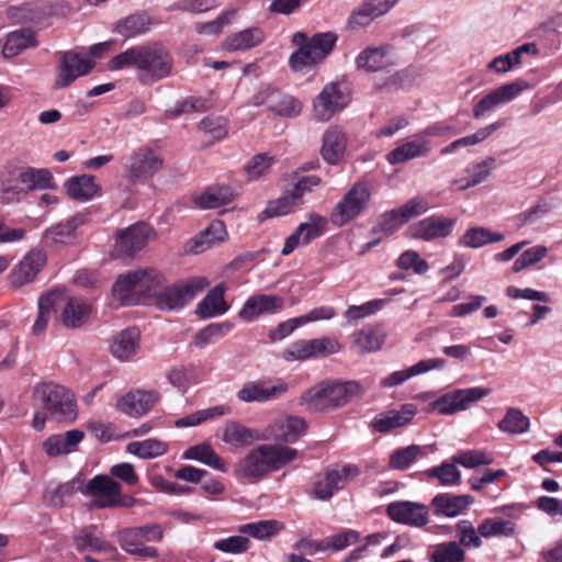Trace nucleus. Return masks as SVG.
Returning a JSON list of instances; mask_svg holds the SVG:
<instances>
[{"label":"nucleus","instance_id":"f257e3e1","mask_svg":"<svg viewBox=\"0 0 562 562\" xmlns=\"http://www.w3.org/2000/svg\"><path fill=\"white\" fill-rule=\"evenodd\" d=\"M173 67L171 52L159 41L131 46L108 61V68L112 71L134 69L142 85H153L170 77Z\"/></svg>","mask_w":562,"mask_h":562},{"label":"nucleus","instance_id":"f03ea898","mask_svg":"<svg viewBox=\"0 0 562 562\" xmlns=\"http://www.w3.org/2000/svg\"><path fill=\"white\" fill-rule=\"evenodd\" d=\"M299 456V450L286 445L260 443L237 460L233 474L243 484L258 483L295 461Z\"/></svg>","mask_w":562,"mask_h":562},{"label":"nucleus","instance_id":"7ed1b4c3","mask_svg":"<svg viewBox=\"0 0 562 562\" xmlns=\"http://www.w3.org/2000/svg\"><path fill=\"white\" fill-rule=\"evenodd\" d=\"M361 391V385L356 381H323L302 393L300 400L310 412L324 413L346 405Z\"/></svg>","mask_w":562,"mask_h":562},{"label":"nucleus","instance_id":"20e7f679","mask_svg":"<svg viewBox=\"0 0 562 562\" xmlns=\"http://www.w3.org/2000/svg\"><path fill=\"white\" fill-rule=\"evenodd\" d=\"M162 276L154 269H138L117 277L112 296L120 305H136L155 294Z\"/></svg>","mask_w":562,"mask_h":562},{"label":"nucleus","instance_id":"39448f33","mask_svg":"<svg viewBox=\"0 0 562 562\" xmlns=\"http://www.w3.org/2000/svg\"><path fill=\"white\" fill-rule=\"evenodd\" d=\"M35 405L57 422H74L77 407L74 395L64 386L54 382H42L33 389Z\"/></svg>","mask_w":562,"mask_h":562},{"label":"nucleus","instance_id":"423d86ee","mask_svg":"<svg viewBox=\"0 0 562 562\" xmlns=\"http://www.w3.org/2000/svg\"><path fill=\"white\" fill-rule=\"evenodd\" d=\"M164 528L159 524H146L137 527H127L117 532L120 547L131 555L155 559L158 550L148 546V542H161Z\"/></svg>","mask_w":562,"mask_h":562},{"label":"nucleus","instance_id":"0eeeda50","mask_svg":"<svg viewBox=\"0 0 562 562\" xmlns=\"http://www.w3.org/2000/svg\"><path fill=\"white\" fill-rule=\"evenodd\" d=\"M372 196V186L367 180H360L351 186L330 212V222L336 227H342L359 217L367 209Z\"/></svg>","mask_w":562,"mask_h":562},{"label":"nucleus","instance_id":"6e6552de","mask_svg":"<svg viewBox=\"0 0 562 562\" xmlns=\"http://www.w3.org/2000/svg\"><path fill=\"white\" fill-rule=\"evenodd\" d=\"M360 474L356 464H345L341 468L326 469L315 475L312 496L319 501H329L335 493L342 490L349 481Z\"/></svg>","mask_w":562,"mask_h":562},{"label":"nucleus","instance_id":"1a4fd4ad","mask_svg":"<svg viewBox=\"0 0 562 562\" xmlns=\"http://www.w3.org/2000/svg\"><path fill=\"white\" fill-rule=\"evenodd\" d=\"M209 282L203 277L192 278L186 282L155 292L156 305L162 311L180 310L202 292Z\"/></svg>","mask_w":562,"mask_h":562},{"label":"nucleus","instance_id":"9d476101","mask_svg":"<svg viewBox=\"0 0 562 562\" xmlns=\"http://www.w3.org/2000/svg\"><path fill=\"white\" fill-rule=\"evenodd\" d=\"M349 102L350 98L345 87L339 82H329L313 100V117L317 122H328Z\"/></svg>","mask_w":562,"mask_h":562},{"label":"nucleus","instance_id":"9b49d317","mask_svg":"<svg viewBox=\"0 0 562 562\" xmlns=\"http://www.w3.org/2000/svg\"><path fill=\"white\" fill-rule=\"evenodd\" d=\"M56 294V308L59 311L58 319L67 328H80L89 319L92 304L82 297L67 296L63 291H52Z\"/></svg>","mask_w":562,"mask_h":562},{"label":"nucleus","instance_id":"f8f14e48","mask_svg":"<svg viewBox=\"0 0 562 562\" xmlns=\"http://www.w3.org/2000/svg\"><path fill=\"white\" fill-rule=\"evenodd\" d=\"M119 490H122V485L106 474L95 475L87 483L81 476V494L91 498L89 508H113Z\"/></svg>","mask_w":562,"mask_h":562},{"label":"nucleus","instance_id":"ddd939ff","mask_svg":"<svg viewBox=\"0 0 562 562\" xmlns=\"http://www.w3.org/2000/svg\"><path fill=\"white\" fill-rule=\"evenodd\" d=\"M95 66V63L81 56L74 50L59 54L54 79V89H64L70 86L79 77L88 75Z\"/></svg>","mask_w":562,"mask_h":562},{"label":"nucleus","instance_id":"4468645a","mask_svg":"<svg viewBox=\"0 0 562 562\" xmlns=\"http://www.w3.org/2000/svg\"><path fill=\"white\" fill-rule=\"evenodd\" d=\"M327 228V217L315 212L308 213L307 221L301 223L285 239L281 254L288 256L293 252L296 247L308 245L312 240L323 236Z\"/></svg>","mask_w":562,"mask_h":562},{"label":"nucleus","instance_id":"2eb2a0df","mask_svg":"<svg viewBox=\"0 0 562 562\" xmlns=\"http://www.w3.org/2000/svg\"><path fill=\"white\" fill-rule=\"evenodd\" d=\"M488 389L484 387H469L458 389L443 394L430 406L442 415H451L460 411L467 409L472 403H475L490 394Z\"/></svg>","mask_w":562,"mask_h":562},{"label":"nucleus","instance_id":"dca6fc26","mask_svg":"<svg viewBox=\"0 0 562 562\" xmlns=\"http://www.w3.org/2000/svg\"><path fill=\"white\" fill-rule=\"evenodd\" d=\"M530 88L531 85L522 79L505 83L492 90L475 104L473 108V116L481 119L486 112L493 111L498 105L515 100L521 92Z\"/></svg>","mask_w":562,"mask_h":562},{"label":"nucleus","instance_id":"f3484780","mask_svg":"<svg viewBox=\"0 0 562 562\" xmlns=\"http://www.w3.org/2000/svg\"><path fill=\"white\" fill-rule=\"evenodd\" d=\"M128 179L147 180L160 171L164 159L149 147H140L130 157Z\"/></svg>","mask_w":562,"mask_h":562},{"label":"nucleus","instance_id":"a211bd4d","mask_svg":"<svg viewBox=\"0 0 562 562\" xmlns=\"http://www.w3.org/2000/svg\"><path fill=\"white\" fill-rule=\"evenodd\" d=\"M150 233V227L145 223H137L122 231L114 245V257H131L142 250L146 246Z\"/></svg>","mask_w":562,"mask_h":562},{"label":"nucleus","instance_id":"6ab92c4d","mask_svg":"<svg viewBox=\"0 0 562 562\" xmlns=\"http://www.w3.org/2000/svg\"><path fill=\"white\" fill-rule=\"evenodd\" d=\"M306 430V422L301 417L285 416L276 419L263 432L265 439L274 440L273 443H293Z\"/></svg>","mask_w":562,"mask_h":562},{"label":"nucleus","instance_id":"aec40b11","mask_svg":"<svg viewBox=\"0 0 562 562\" xmlns=\"http://www.w3.org/2000/svg\"><path fill=\"white\" fill-rule=\"evenodd\" d=\"M284 299L272 294H255L249 296L238 312L244 322H252L261 315H272L282 311Z\"/></svg>","mask_w":562,"mask_h":562},{"label":"nucleus","instance_id":"412c9836","mask_svg":"<svg viewBox=\"0 0 562 562\" xmlns=\"http://www.w3.org/2000/svg\"><path fill=\"white\" fill-rule=\"evenodd\" d=\"M456 225L454 218L428 216L408 227L409 238L432 240L449 236Z\"/></svg>","mask_w":562,"mask_h":562},{"label":"nucleus","instance_id":"4be33fe9","mask_svg":"<svg viewBox=\"0 0 562 562\" xmlns=\"http://www.w3.org/2000/svg\"><path fill=\"white\" fill-rule=\"evenodd\" d=\"M358 69L376 72L387 71L396 65V57L389 45L367 47L356 57Z\"/></svg>","mask_w":562,"mask_h":562},{"label":"nucleus","instance_id":"5701e85b","mask_svg":"<svg viewBox=\"0 0 562 562\" xmlns=\"http://www.w3.org/2000/svg\"><path fill=\"white\" fill-rule=\"evenodd\" d=\"M386 513L392 520L412 527H424L428 522V509L419 503L393 502L387 505Z\"/></svg>","mask_w":562,"mask_h":562},{"label":"nucleus","instance_id":"b1692460","mask_svg":"<svg viewBox=\"0 0 562 562\" xmlns=\"http://www.w3.org/2000/svg\"><path fill=\"white\" fill-rule=\"evenodd\" d=\"M159 400L156 391L134 390L127 392L116 401L120 412L131 416L140 417L147 414Z\"/></svg>","mask_w":562,"mask_h":562},{"label":"nucleus","instance_id":"393cba45","mask_svg":"<svg viewBox=\"0 0 562 562\" xmlns=\"http://www.w3.org/2000/svg\"><path fill=\"white\" fill-rule=\"evenodd\" d=\"M46 260V254L43 250L32 249L11 271V283L14 286H22L32 282L45 266Z\"/></svg>","mask_w":562,"mask_h":562},{"label":"nucleus","instance_id":"a878e982","mask_svg":"<svg viewBox=\"0 0 562 562\" xmlns=\"http://www.w3.org/2000/svg\"><path fill=\"white\" fill-rule=\"evenodd\" d=\"M227 237L226 227L221 220L213 221L204 231L192 237L186 245V251L201 254L223 243Z\"/></svg>","mask_w":562,"mask_h":562},{"label":"nucleus","instance_id":"bb28decb","mask_svg":"<svg viewBox=\"0 0 562 562\" xmlns=\"http://www.w3.org/2000/svg\"><path fill=\"white\" fill-rule=\"evenodd\" d=\"M286 391V383L268 385L265 382H248L237 392V398L244 403H263L280 397Z\"/></svg>","mask_w":562,"mask_h":562},{"label":"nucleus","instance_id":"cd10ccee","mask_svg":"<svg viewBox=\"0 0 562 562\" xmlns=\"http://www.w3.org/2000/svg\"><path fill=\"white\" fill-rule=\"evenodd\" d=\"M446 366V360L442 358H431L426 360H420L416 364L405 369L391 373L390 375L383 378L380 381V385L382 387H394L403 384L405 381L409 380L413 376L426 373L430 370H441Z\"/></svg>","mask_w":562,"mask_h":562},{"label":"nucleus","instance_id":"c85d7f7f","mask_svg":"<svg viewBox=\"0 0 562 562\" xmlns=\"http://www.w3.org/2000/svg\"><path fill=\"white\" fill-rule=\"evenodd\" d=\"M263 439V434L237 420H228L223 427L222 440L234 448L248 447Z\"/></svg>","mask_w":562,"mask_h":562},{"label":"nucleus","instance_id":"c756f323","mask_svg":"<svg viewBox=\"0 0 562 562\" xmlns=\"http://www.w3.org/2000/svg\"><path fill=\"white\" fill-rule=\"evenodd\" d=\"M322 157L329 165H337L344 157L347 137L338 126H329L323 135Z\"/></svg>","mask_w":562,"mask_h":562},{"label":"nucleus","instance_id":"7c9ffc66","mask_svg":"<svg viewBox=\"0 0 562 562\" xmlns=\"http://www.w3.org/2000/svg\"><path fill=\"white\" fill-rule=\"evenodd\" d=\"M153 18L146 11H137L120 19L113 31L125 40L134 38L149 32Z\"/></svg>","mask_w":562,"mask_h":562},{"label":"nucleus","instance_id":"2f4dec72","mask_svg":"<svg viewBox=\"0 0 562 562\" xmlns=\"http://www.w3.org/2000/svg\"><path fill=\"white\" fill-rule=\"evenodd\" d=\"M76 492L81 493V475L65 483L49 484L44 491L43 502L48 507L61 508Z\"/></svg>","mask_w":562,"mask_h":562},{"label":"nucleus","instance_id":"473e14b6","mask_svg":"<svg viewBox=\"0 0 562 562\" xmlns=\"http://www.w3.org/2000/svg\"><path fill=\"white\" fill-rule=\"evenodd\" d=\"M38 46L36 33L31 29H19L7 34L2 47L4 58H13L29 48Z\"/></svg>","mask_w":562,"mask_h":562},{"label":"nucleus","instance_id":"72a5a7b5","mask_svg":"<svg viewBox=\"0 0 562 562\" xmlns=\"http://www.w3.org/2000/svg\"><path fill=\"white\" fill-rule=\"evenodd\" d=\"M85 223L83 215H75L66 223H58L44 232L43 243L48 247L68 244L75 237L76 229Z\"/></svg>","mask_w":562,"mask_h":562},{"label":"nucleus","instance_id":"f704fd0d","mask_svg":"<svg viewBox=\"0 0 562 562\" xmlns=\"http://www.w3.org/2000/svg\"><path fill=\"white\" fill-rule=\"evenodd\" d=\"M83 437V431L79 429H71L65 434L53 435L43 442V449L48 457L67 454L76 449Z\"/></svg>","mask_w":562,"mask_h":562},{"label":"nucleus","instance_id":"c9c22d12","mask_svg":"<svg viewBox=\"0 0 562 562\" xmlns=\"http://www.w3.org/2000/svg\"><path fill=\"white\" fill-rule=\"evenodd\" d=\"M224 294L225 286L223 284H217L205 295L203 300L198 303L195 314L202 319L225 314L228 311L229 305L226 303Z\"/></svg>","mask_w":562,"mask_h":562},{"label":"nucleus","instance_id":"e433bc0d","mask_svg":"<svg viewBox=\"0 0 562 562\" xmlns=\"http://www.w3.org/2000/svg\"><path fill=\"white\" fill-rule=\"evenodd\" d=\"M74 542L79 551H97V552H116L109 541H106L97 526L90 525L81 528L74 537Z\"/></svg>","mask_w":562,"mask_h":562},{"label":"nucleus","instance_id":"4c0bfd02","mask_svg":"<svg viewBox=\"0 0 562 562\" xmlns=\"http://www.w3.org/2000/svg\"><path fill=\"white\" fill-rule=\"evenodd\" d=\"M413 405H403L401 411H390L376 415L372 420V427L379 432H389L395 428L407 425L415 416Z\"/></svg>","mask_w":562,"mask_h":562},{"label":"nucleus","instance_id":"58836bf2","mask_svg":"<svg viewBox=\"0 0 562 562\" xmlns=\"http://www.w3.org/2000/svg\"><path fill=\"white\" fill-rule=\"evenodd\" d=\"M470 495H453L449 493L438 494L431 501V507L436 515L456 517L460 515L471 503Z\"/></svg>","mask_w":562,"mask_h":562},{"label":"nucleus","instance_id":"ea45409f","mask_svg":"<svg viewBox=\"0 0 562 562\" xmlns=\"http://www.w3.org/2000/svg\"><path fill=\"white\" fill-rule=\"evenodd\" d=\"M186 460H193L201 462L220 472H227L225 461L215 452L209 442H201L189 447L182 454Z\"/></svg>","mask_w":562,"mask_h":562},{"label":"nucleus","instance_id":"a19ab883","mask_svg":"<svg viewBox=\"0 0 562 562\" xmlns=\"http://www.w3.org/2000/svg\"><path fill=\"white\" fill-rule=\"evenodd\" d=\"M233 200V191L228 187H209L193 196V203L201 210L217 209L227 205Z\"/></svg>","mask_w":562,"mask_h":562},{"label":"nucleus","instance_id":"79ce46f5","mask_svg":"<svg viewBox=\"0 0 562 562\" xmlns=\"http://www.w3.org/2000/svg\"><path fill=\"white\" fill-rule=\"evenodd\" d=\"M139 346V331L136 328H126L117 334L111 345L113 357L125 361L133 357Z\"/></svg>","mask_w":562,"mask_h":562},{"label":"nucleus","instance_id":"37998d69","mask_svg":"<svg viewBox=\"0 0 562 562\" xmlns=\"http://www.w3.org/2000/svg\"><path fill=\"white\" fill-rule=\"evenodd\" d=\"M67 194L78 201H88L99 193V186L94 181V177L82 175L72 177L65 183Z\"/></svg>","mask_w":562,"mask_h":562},{"label":"nucleus","instance_id":"c03bdc74","mask_svg":"<svg viewBox=\"0 0 562 562\" xmlns=\"http://www.w3.org/2000/svg\"><path fill=\"white\" fill-rule=\"evenodd\" d=\"M385 338V334L379 329H360L353 334L351 349L358 353L375 352L382 348Z\"/></svg>","mask_w":562,"mask_h":562},{"label":"nucleus","instance_id":"a18cd8bd","mask_svg":"<svg viewBox=\"0 0 562 562\" xmlns=\"http://www.w3.org/2000/svg\"><path fill=\"white\" fill-rule=\"evenodd\" d=\"M430 148L427 142L411 140L406 142L386 155V160L391 165L403 164L414 158L424 157L428 155Z\"/></svg>","mask_w":562,"mask_h":562},{"label":"nucleus","instance_id":"49530a36","mask_svg":"<svg viewBox=\"0 0 562 562\" xmlns=\"http://www.w3.org/2000/svg\"><path fill=\"white\" fill-rule=\"evenodd\" d=\"M263 37V32L259 27H250L229 35L224 42V47L229 52L246 50L261 44Z\"/></svg>","mask_w":562,"mask_h":562},{"label":"nucleus","instance_id":"de8ad7c7","mask_svg":"<svg viewBox=\"0 0 562 562\" xmlns=\"http://www.w3.org/2000/svg\"><path fill=\"white\" fill-rule=\"evenodd\" d=\"M502 233L492 232L486 227H472L460 237L459 245L468 248H480L493 243L504 240Z\"/></svg>","mask_w":562,"mask_h":562},{"label":"nucleus","instance_id":"09e8293b","mask_svg":"<svg viewBox=\"0 0 562 562\" xmlns=\"http://www.w3.org/2000/svg\"><path fill=\"white\" fill-rule=\"evenodd\" d=\"M497 428L507 435H521L529 430L530 419L521 409L509 407L504 417L498 422Z\"/></svg>","mask_w":562,"mask_h":562},{"label":"nucleus","instance_id":"8fccbe9b","mask_svg":"<svg viewBox=\"0 0 562 562\" xmlns=\"http://www.w3.org/2000/svg\"><path fill=\"white\" fill-rule=\"evenodd\" d=\"M232 409L227 405H217L205 409L196 411L175 422L178 428L194 427L206 420L214 419L231 414Z\"/></svg>","mask_w":562,"mask_h":562},{"label":"nucleus","instance_id":"3c124183","mask_svg":"<svg viewBox=\"0 0 562 562\" xmlns=\"http://www.w3.org/2000/svg\"><path fill=\"white\" fill-rule=\"evenodd\" d=\"M427 454L426 448L418 445H411L395 450L389 461V465L394 470H406L418 459Z\"/></svg>","mask_w":562,"mask_h":562},{"label":"nucleus","instance_id":"603ef678","mask_svg":"<svg viewBox=\"0 0 562 562\" xmlns=\"http://www.w3.org/2000/svg\"><path fill=\"white\" fill-rule=\"evenodd\" d=\"M234 328L233 323L225 321L221 323H212L201 330H199L194 336V345L203 349L206 346L214 344L220 340L228 333H231Z\"/></svg>","mask_w":562,"mask_h":562},{"label":"nucleus","instance_id":"864d4df0","mask_svg":"<svg viewBox=\"0 0 562 562\" xmlns=\"http://www.w3.org/2000/svg\"><path fill=\"white\" fill-rule=\"evenodd\" d=\"M126 450L142 459H153L165 454L168 450V446L166 442L158 439H146L130 442Z\"/></svg>","mask_w":562,"mask_h":562},{"label":"nucleus","instance_id":"5fc2aeb1","mask_svg":"<svg viewBox=\"0 0 562 562\" xmlns=\"http://www.w3.org/2000/svg\"><path fill=\"white\" fill-rule=\"evenodd\" d=\"M283 525L278 520H260L238 527L240 533L249 535L259 540H268L276 536Z\"/></svg>","mask_w":562,"mask_h":562},{"label":"nucleus","instance_id":"6e6d98bb","mask_svg":"<svg viewBox=\"0 0 562 562\" xmlns=\"http://www.w3.org/2000/svg\"><path fill=\"white\" fill-rule=\"evenodd\" d=\"M324 60L311 41L302 44L290 57V65L294 70H303Z\"/></svg>","mask_w":562,"mask_h":562},{"label":"nucleus","instance_id":"4d7b16f0","mask_svg":"<svg viewBox=\"0 0 562 562\" xmlns=\"http://www.w3.org/2000/svg\"><path fill=\"white\" fill-rule=\"evenodd\" d=\"M477 532L484 538L496 536L509 537L515 532V525L510 520L501 517L487 518L479 525Z\"/></svg>","mask_w":562,"mask_h":562},{"label":"nucleus","instance_id":"13d9d810","mask_svg":"<svg viewBox=\"0 0 562 562\" xmlns=\"http://www.w3.org/2000/svg\"><path fill=\"white\" fill-rule=\"evenodd\" d=\"M457 464L453 461L451 463L442 462L439 467L428 469L425 474L428 477L437 479L441 485H458L461 481V472Z\"/></svg>","mask_w":562,"mask_h":562},{"label":"nucleus","instance_id":"bf43d9fd","mask_svg":"<svg viewBox=\"0 0 562 562\" xmlns=\"http://www.w3.org/2000/svg\"><path fill=\"white\" fill-rule=\"evenodd\" d=\"M464 550L453 541L439 543L430 555L431 562H464Z\"/></svg>","mask_w":562,"mask_h":562},{"label":"nucleus","instance_id":"052dcab7","mask_svg":"<svg viewBox=\"0 0 562 562\" xmlns=\"http://www.w3.org/2000/svg\"><path fill=\"white\" fill-rule=\"evenodd\" d=\"M424 69L418 66H409L400 70L387 78L384 87L391 90H397L414 82L417 78L422 77Z\"/></svg>","mask_w":562,"mask_h":562},{"label":"nucleus","instance_id":"680f3d73","mask_svg":"<svg viewBox=\"0 0 562 562\" xmlns=\"http://www.w3.org/2000/svg\"><path fill=\"white\" fill-rule=\"evenodd\" d=\"M274 159L268 154L255 155L245 166V173L249 181L258 180L266 176L271 168Z\"/></svg>","mask_w":562,"mask_h":562},{"label":"nucleus","instance_id":"e2e57ef3","mask_svg":"<svg viewBox=\"0 0 562 562\" xmlns=\"http://www.w3.org/2000/svg\"><path fill=\"white\" fill-rule=\"evenodd\" d=\"M21 181L29 189H48L53 183V176L47 169L30 168L21 173Z\"/></svg>","mask_w":562,"mask_h":562},{"label":"nucleus","instance_id":"0e129e2a","mask_svg":"<svg viewBox=\"0 0 562 562\" xmlns=\"http://www.w3.org/2000/svg\"><path fill=\"white\" fill-rule=\"evenodd\" d=\"M452 461L464 468L473 469L479 465L491 464L493 462V457L490 452L483 450H467L453 456Z\"/></svg>","mask_w":562,"mask_h":562},{"label":"nucleus","instance_id":"69168bd1","mask_svg":"<svg viewBox=\"0 0 562 562\" xmlns=\"http://www.w3.org/2000/svg\"><path fill=\"white\" fill-rule=\"evenodd\" d=\"M56 294L47 293L38 300V316L33 325V333L40 335L47 326L50 311L56 308Z\"/></svg>","mask_w":562,"mask_h":562},{"label":"nucleus","instance_id":"338daca9","mask_svg":"<svg viewBox=\"0 0 562 562\" xmlns=\"http://www.w3.org/2000/svg\"><path fill=\"white\" fill-rule=\"evenodd\" d=\"M322 179L318 176H303L295 182L286 187V191L292 195L293 200H296L299 204H302V198L318 187Z\"/></svg>","mask_w":562,"mask_h":562},{"label":"nucleus","instance_id":"774afa93","mask_svg":"<svg viewBox=\"0 0 562 562\" xmlns=\"http://www.w3.org/2000/svg\"><path fill=\"white\" fill-rule=\"evenodd\" d=\"M379 16L371 3L364 0L363 3L349 15L348 25L351 29L364 27Z\"/></svg>","mask_w":562,"mask_h":562}]
</instances>
